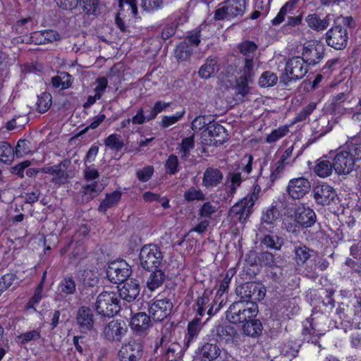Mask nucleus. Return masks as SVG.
<instances>
[{
	"label": "nucleus",
	"instance_id": "4be33fe9",
	"mask_svg": "<svg viewBox=\"0 0 361 361\" xmlns=\"http://www.w3.org/2000/svg\"><path fill=\"white\" fill-rule=\"evenodd\" d=\"M218 62L216 57H208L200 68L199 76L202 79H209L213 77L219 70Z\"/></svg>",
	"mask_w": 361,
	"mask_h": 361
},
{
	"label": "nucleus",
	"instance_id": "9d476101",
	"mask_svg": "<svg viewBox=\"0 0 361 361\" xmlns=\"http://www.w3.org/2000/svg\"><path fill=\"white\" fill-rule=\"evenodd\" d=\"M128 331L125 321L113 319L103 329L102 335L109 342H120Z\"/></svg>",
	"mask_w": 361,
	"mask_h": 361
},
{
	"label": "nucleus",
	"instance_id": "338daca9",
	"mask_svg": "<svg viewBox=\"0 0 361 361\" xmlns=\"http://www.w3.org/2000/svg\"><path fill=\"white\" fill-rule=\"evenodd\" d=\"M184 114V111L181 113H177L173 116H164L162 117L160 126L162 128H168L169 126L177 123Z\"/></svg>",
	"mask_w": 361,
	"mask_h": 361
},
{
	"label": "nucleus",
	"instance_id": "37998d69",
	"mask_svg": "<svg viewBox=\"0 0 361 361\" xmlns=\"http://www.w3.org/2000/svg\"><path fill=\"white\" fill-rule=\"evenodd\" d=\"M51 105V95L47 92H43L38 96L37 102V111L39 113H45Z\"/></svg>",
	"mask_w": 361,
	"mask_h": 361
},
{
	"label": "nucleus",
	"instance_id": "5701e85b",
	"mask_svg": "<svg viewBox=\"0 0 361 361\" xmlns=\"http://www.w3.org/2000/svg\"><path fill=\"white\" fill-rule=\"evenodd\" d=\"M341 66V59L338 57L328 60L325 65L320 69V73H317V85L322 79L329 78L332 73L336 71Z\"/></svg>",
	"mask_w": 361,
	"mask_h": 361
},
{
	"label": "nucleus",
	"instance_id": "6e6552de",
	"mask_svg": "<svg viewBox=\"0 0 361 361\" xmlns=\"http://www.w3.org/2000/svg\"><path fill=\"white\" fill-rule=\"evenodd\" d=\"M132 273L130 266L124 260L111 262L106 269L109 280L114 283H121L128 281Z\"/></svg>",
	"mask_w": 361,
	"mask_h": 361
},
{
	"label": "nucleus",
	"instance_id": "473e14b6",
	"mask_svg": "<svg viewBox=\"0 0 361 361\" xmlns=\"http://www.w3.org/2000/svg\"><path fill=\"white\" fill-rule=\"evenodd\" d=\"M343 270L350 276L361 275V261L354 258L346 257L343 264Z\"/></svg>",
	"mask_w": 361,
	"mask_h": 361
},
{
	"label": "nucleus",
	"instance_id": "bb28decb",
	"mask_svg": "<svg viewBox=\"0 0 361 361\" xmlns=\"http://www.w3.org/2000/svg\"><path fill=\"white\" fill-rule=\"evenodd\" d=\"M122 193L119 190H115L111 193L106 194L105 198L99 206V211L106 212L108 209L115 207L121 200Z\"/></svg>",
	"mask_w": 361,
	"mask_h": 361
},
{
	"label": "nucleus",
	"instance_id": "4d7b16f0",
	"mask_svg": "<svg viewBox=\"0 0 361 361\" xmlns=\"http://www.w3.org/2000/svg\"><path fill=\"white\" fill-rule=\"evenodd\" d=\"M217 212L216 205L209 202H204L198 211V215L200 218L209 219L211 216Z\"/></svg>",
	"mask_w": 361,
	"mask_h": 361
},
{
	"label": "nucleus",
	"instance_id": "0e129e2a",
	"mask_svg": "<svg viewBox=\"0 0 361 361\" xmlns=\"http://www.w3.org/2000/svg\"><path fill=\"white\" fill-rule=\"evenodd\" d=\"M209 116H198L195 118L191 123V127L193 130H200L206 126H208L209 121H210Z\"/></svg>",
	"mask_w": 361,
	"mask_h": 361
},
{
	"label": "nucleus",
	"instance_id": "423d86ee",
	"mask_svg": "<svg viewBox=\"0 0 361 361\" xmlns=\"http://www.w3.org/2000/svg\"><path fill=\"white\" fill-rule=\"evenodd\" d=\"M246 0H226L214 13L216 20L242 17L246 10Z\"/></svg>",
	"mask_w": 361,
	"mask_h": 361
},
{
	"label": "nucleus",
	"instance_id": "2f4dec72",
	"mask_svg": "<svg viewBox=\"0 0 361 361\" xmlns=\"http://www.w3.org/2000/svg\"><path fill=\"white\" fill-rule=\"evenodd\" d=\"M200 319L195 318L193 319L188 326V334L185 338V346L189 347L190 343L193 341V340L197 337L200 331Z\"/></svg>",
	"mask_w": 361,
	"mask_h": 361
},
{
	"label": "nucleus",
	"instance_id": "20e7f679",
	"mask_svg": "<svg viewBox=\"0 0 361 361\" xmlns=\"http://www.w3.org/2000/svg\"><path fill=\"white\" fill-rule=\"evenodd\" d=\"M173 327L172 324H166L161 330L162 336L159 341V345L164 349L165 356L169 361H177L180 360L184 354L186 346H182L178 342L171 341V333Z\"/></svg>",
	"mask_w": 361,
	"mask_h": 361
},
{
	"label": "nucleus",
	"instance_id": "69168bd1",
	"mask_svg": "<svg viewBox=\"0 0 361 361\" xmlns=\"http://www.w3.org/2000/svg\"><path fill=\"white\" fill-rule=\"evenodd\" d=\"M154 173V167L152 166H147L136 172L137 178L142 182L148 181Z\"/></svg>",
	"mask_w": 361,
	"mask_h": 361
},
{
	"label": "nucleus",
	"instance_id": "cd10ccee",
	"mask_svg": "<svg viewBox=\"0 0 361 361\" xmlns=\"http://www.w3.org/2000/svg\"><path fill=\"white\" fill-rule=\"evenodd\" d=\"M263 329L262 322L254 318L248 319L243 326V330L245 335L255 337L260 335Z\"/></svg>",
	"mask_w": 361,
	"mask_h": 361
},
{
	"label": "nucleus",
	"instance_id": "4468645a",
	"mask_svg": "<svg viewBox=\"0 0 361 361\" xmlns=\"http://www.w3.org/2000/svg\"><path fill=\"white\" fill-rule=\"evenodd\" d=\"M286 75L290 80L302 78L307 72L305 61L301 57H293L286 64Z\"/></svg>",
	"mask_w": 361,
	"mask_h": 361
},
{
	"label": "nucleus",
	"instance_id": "680f3d73",
	"mask_svg": "<svg viewBox=\"0 0 361 361\" xmlns=\"http://www.w3.org/2000/svg\"><path fill=\"white\" fill-rule=\"evenodd\" d=\"M16 276L13 273H8L0 278V295L7 290L16 280Z\"/></svg>",
	"mask_w": 361,
	"mask_h": 361
},
{
	"label": "nucleus",
	"instance_id": "e2e57ef3",
	"mask_svg": "<svg viewBox=\"0 0 361 361\" xmlns=\"http://www.w3.org/2000/svg\"><path fill=\"white\" fill-rule=\"evenodd\" d=\"M255 75L253 59L245 58V66L243 69V73L240 77H244L248 80H252Z\"/></svg>",
	"mask_w": 361,
	"mask_h": 361
},
{
	"label": "nucleus",
	"instance_id": "58836bf2",
	"mask_svg": "<svg viewBox=\"0 0 361 361\" xmlns=\"http://www.w3.org/2000/svg\"><path fill=\"white\" fill-rule=\"evenodd\" d=\"M78 4L87 15L97 16L99 13V0H79Z\"/></svg>",
	"mask_w": 361,
	"mask_h": 361
},
{
	"label": "nucleus",
	"instance_id": "a878e982",
	"mask_svg": "<svg viewBox=\"0 0 361 361\" xmlns=\"http://www.w3.org/2000/svg\"><path fill=\"white\" fill-rule=\"evenodd\" d=\"M151 274L147 281V287L152 291L160 287L166 279L165 273L160 269H154L150 271Z\"/></svg>",
	"mask_w": 361,
	"mask_h": 361
},
{
	"label": "nucleus",
	"instance_id": "4c0bfd02",
	"mask_svg": "<svg viewBox=\"0 0 361 361\" xmlns=\"http://www.w3.org/2000/svg\"><path fill=\"white\" fill-rule=\"evenodd\" d=\"M14 157V150L11 145L7 142H0V161L8 164Z\"/></svg>",
	"mask_w": 361,
	"mask_h": 361
},
{
	"label": "nucleus",
	"instance_id": "412c9836",
	"mask_svg": "<svg viewBox=\"0 0 361 361\" xmlns=\"http://www.w3.org/2000/svg\"><path fill=\"white\" fill-rule=\"evenodd\" d=\"M336 196L334 188L327 184H321L317 181V204H329Z\"/></svg>",
	"mask_w": 361,
	"mask_h": 361
},
{
	"label": "nucleus",
	"instance_id": "de8ad7c7",
	"mask_svg": "<svg viewBox=\"0 0 361 361\" xmlns=\"http://www.w3.org/2000/svg\"><path fill=\"white\" fill-rule=\"evenodd\" d=\"M240 51L245 58H252L257 49V45L252 41H245L239 46Z\"/></svg>",
	"mask_w": 361,
	"mask_h": 361
},
{
	"label": "nucleus",
	"instance_id": "c756f323",
	"mask_svg": "<svg viewBox=\"0 0 361 361\" xmlns=\"http://www.w3.org/2000/svg\"><path fill=\"white\" fill-rule=\"evenodd\" d=\"M260 243L267 248L280 250L283 245V240L277 235L264 233L263 238L260 239Z\"/></svg>",
	"mask_w": 361,
	"mask_h": 361
},
{
	"label": "nucleus",
	"instance_id": "c85d7f7f",
	"mask_svg": "<svg viewBox=\"0 0 361 361\" xmlns=\"http://www.w3.org/2000/svg\"><path fill=\"white\" fill-rule=\"evenodd\" d=\"M280 213L278 209L275 207L269 208L262 215V223L259 227L261 233L264 232L266 225L271 226L279 218Z\"/></svg>",
	"mask_w": 361,
	"mask_h": 361
},
{
	"label": "nucleus",
	"instance_id": "a211bd4d",
	"mask_svg": "<svg viewBox=\"0 0 361 361\" xmlns=\"http://www.w3.org/2000/svg\"><path fill=\"white\" fill-rule=\"evenodd\" d=\"M152 326V319L145 312H138L131 318V329L137 334H145Z\"/></svg>",
	"mask_w": 361,
	"mask_h": 361
},
{
	"label": "nucleus",
	"instance_id": "393cba45",
	"mask_svg": "<svg viewBox=\"0 0 361 361\" xmlns=\"http://www.w3.org/2000/svg\"><path fill=\"white\" fill-rule=\"evenodd\" d=\"M252 203L249 202L244 197L231 207V212L233 214L239 215L238 219L240 221H245L252 212Z\"/></svg>",
	"mask_w": 361,
	"mask_h": 361
},
{
	"label": "nucleus",
	"instance_id": "49530a36",
	"mask_svg": "<svg viewBox=\"0 0 361 361\" xmlns=\"http://www.w3.org/2000/svg\"><path fill=\"white\" fill-rule=\"evenodd\" d=\"M258 261L261 266L273 267L276 266L274 255L269 251H262L259 253Z\"/></svg>",
	"mask_w": 361,
	"mask_h": 361
},
{
	"label": "nucleus",
	"instance_id": "ea45409f",
	"mask_svg": "<svg viewBox=\"0 0 361 361\" xmlns=\"http://www.w3.org/2000/svg\"><path fill=\"white\" fill-rule=\"evenodd\" d=\"M252 81L240 76L236 80L235 90L237 95H240L241 99L244 98L250 92V87L249 83L252 82Z\"/></svg>",
	"mask_w": 361,
	"mask_h": 361
},
{
	"label": "nucleus",
	"instance_id": "e433bc0d",
	"mask_svg": "<svg viewBox=\"0 0 361 361\" xmlns=\"http://www.w3.org/2000/svg\"><path fill=\"white\" fill-rule=\"evenodd\" d=\"M192 51L193 49L188 44V42L183 41L176 49L175 54L178 60L183 61L190 57Z\"/></svg>",
	"mask_w": 361,
	"mask_h": 361
},
{
	"label": "nucleus",
	"instance_id": "72a5a7b5",
	"mask_svg": "<svg viewBox=\"0 0 361 361\" xmlns=\"http://www.w3.org/2000/svg\"><path fill=\"white\" fill-rule=\"evenodd\" d=\"M51 83L54 87L67 89L72 85V76L67 72H61L51 78Z\"/></svg>",
	"mask_w": 361,
	"mask_h": 361
},
{
	"label": "nucleus",
	"instance_id": "79ce46f5",
	"mask_svg": "<svg viewBox=\"0 0 361 361\" xmlns=\"http://www.w3.org/2000/svg\"><path fill=\"white\" fill-rule=\"evenodd\" d=\"M277 82L278 76L276 74L269 71L264 72L259 79V85L264 87H272Z\"/></svg>",
	"mask_w": 361,
	"mask_h": 361
},
{
	"label": "nucleus",
	"instance_id": "8fccbe9b",
	"mask_svg": "<svg viewBox=\"0 0 361 361\" xmlns=\"http://www.w3.org/2000/svg\"><path fill=\"white\" fill-rule=\"evenodd\" d=\"M226 178L227 182L231 183L230 192L231 194H233L242 183L243 178L241 173L240 172H231Z\"/></svg>",
	"mask_w": 361,
	"mask_h": 361
},
{
	"label": "nucleus",
	"instance_id": "0eeeda50",
	"mask_svg": "<svg viewBox=\"0 0 361 361\" xmlns=\"http://www.w3.org/2000/svg\"><path fill=\"white\" fill-rule=\"evenodd\" d=\"M325 39L329 47L336 50H343L349 39L348 30L341 25H336L326 32Z\"/></svg>",
	"mask_w": 361,
	"mask_h": 361
},
{
	"label": "nucleus",
	"instance_id": "864d4df0",
	"mask_svg": "<svg viewBox=\"0 0 361 361\" xmlns=\"http://www.w3.org/2000/svg\"><path fill=\"white\" fill-rule=\"evenodd\" d=\"M183 197L188 202L194 200H204L205 195L200 189H196L194 187L190 188L189 190L184 192Z\"/></svg>",
	"mask_w": 361,
	"mask_h": 361
},
{
	"label": "nucleus",
	"instance_id": "7c9ffc66",
	"mask_svg": "<svg viewBox=\"0 0 361 361\" xmlns=\"http://www.w3.org/2000/svg\"><path fill=\"white\" fill-rule=\"evenodd\" d=\"M315 216L312 209H304L301 212L296 214L294 221L303 227H309L314 223V218Z\"/></svg>",
	"mask_w": 361,
	"mask_h": 361
},
{
	"label": "nucleus",
	"instance_id": "f8f14e48",
	"mask_svg": "<svg viewBox=\"0 0 361 361\" xmlns=\"http://www.w3.org/2000/svg\"><path fill=\"white\" fill-rule=\"evenodd\" d=\"M173 304L169 299L155 300L148 309L151 319L155 322H161L170 315L173 309Z\"/></svg>",
	"mask_w": 361,
	"mask_h": 361
},
{
	"label": "nucleus",
	"instance_id": "c03bdc74",
	"mask_svg": "<svg viewBox=\"0 0 361 361\" xmlns=\"http://www.w3.org/2000/svg\"><path fill=\"white\" fill-rule=\"evenodd\" d=\"M40 338V330L36 329L21 334L16 338L18 343L24 345L31 341H37Z\"/></svg>",
	"mask_w": 361,
	"mask_h": 361
},
{
	"label": "nucleus",
	"instance_id": "2eb2a0df",
	"mask_svg": "<svg viewBox=\"0 0 361 361\" xmlns=\"http://www.w3.org/2000/svg\"><path fill=\"white\" fill-rule=\"evenodd\" d=\"M310 188V183L307 179L298 178L289 181L286 191L293 199H300L307 193Z\"/></svg>",
	"mask_w": 361,
	"mask_h": 361
},
{
	"label": "nucleus",
	"instance_id": "f257e3e1",
	"mask_svg": "<svg viewBox=\"0 0 361 361\" xmlns=\"http://www.w3.org/2000/svg\"><path fill=\"white\" fill-rule=\"evenodd\" d=\"M361 161V142H348L338 149L333 159L334 169L338 175H348Z\"/></svg>",
	"mask_w": 361,
	"mask_h": 361
},
{
	"label": "nucleus",
	"instance_id": "a19ab883",
	"mask_svg": "<svg viewBox=\"0 0 361 361\" xmlns=\"http://www.w3.org/2000/svg\"><path fill=\"white\" fill-rule=\"evenodd\" d=\"M104 144L106 147L116 151H120L124 146V142L120 135L114 133L108 136L104 140Z\"/></svg>",
	"mask_w": 361,
	"mask_h": 361
},
{
	"label": "nucleus",
	"instance_id": "052dcab7",
	"mask_svg": "<svg viewBox=\"0 0 361 361\" xmlns=\"http://www.w3.org/2000/svg\"><path fill=\"white\" fill-rule=\"evenodd\" d=\"M310 252H313V250H310L306 246L298 247L295 249V255L297 263L303 264L305 263L310 257Z\"/></svg>",
	"mask_w": 361,
	"mask_h": 361
},
{
	"label": "nucleus",
	"instance_id": "7ed1b4c3",
	"mask_svg": "<svg viewBox=\"0 0 361 361\" xmlns=\"http://www.w3.org/2000/svg\"><path fill=\"white\" fill-rule=\"evenodd\" d=\"M94 310L102 317L111 318L121 310L117 293L103 291L97 298Z\"/></svg>",
	"mask_w": 361,
	"mask_h": 361
},
{
	"label": "nucleus",
	"instance_id": "9b49d317",
	"mask_svg": "<svg viewBox=\"0 0 361 361\" xmlns=\"http://www.w3.org/2000/svg\"><path fill=\"white\" fill-rule=\"evenodd\" d=\"M226 130L224 126L213 121H209L208 126L202 133V136L209 137L207 144L214 146H219L224 143L227 139Z\"/></svg>",
	"mask_w": 361,
	"mask_h": 361
},
{
	"label": "nucleus",
	"instance_id": "c9c22d12",
	"mask_svg": "<svg viewBox=\"0 0 361 361\" xmlns=\"http://www.w3.org/2000/svg\"><path fill=\"white\" fill-rule=\"evenodd\" d=\"M250 300L257 303L264 299L266 294L265 288L260 283L250 282Z\"/></svg>",
	"mask_w": 361,
	"mask_h": 361
},
{
	"label": "nucleus",
	"instance_id": "ddd939ff",
	"mask_svg": "<svg viewBox=\"0 0 361 361\" xmlns=\"http://www.w3.org/2000/svg\"><path fill=\"white\" fill-rule=\"evenodd\" d=\"M120 361H141L143 356L142 346L135 341L123 345L118 352Z\"/></svg>",
	"mask_w": 361,
	"mask_h": 361
},
{
	"label": "nucleus",
	"instance_id": "aec40b11",
	"mask_svg": "<svg viewBox=\"0 0 361 361\" xmlns=\"http://www.w3.org/2000/svg\"><path fill=\"white\" fill-rule=\"evenodd\" d=\"M224 178L223 173L216 168L208 167L204 172L202 185L207 188L219 185Z\"/></svg>",
	"mask_w": 361,
	"mask_h": 361
},
{
	"label": "nucleus",
	"instance_id": "39448f33",
	"mask_svg": "<svg viewBox=\"0 0 361 361\" xmlns=\"http://www.w3.org/2000/svg\"><path fill=\"white\" fill-rule=\"evenodd\" d=\"M163 258V253L155 244L145 245L139 255L140 267L145 271L159 268L162 264Z\"/></svg>",
	"mask_w": 361,
	"mask_h": 361
},
{
	"label": "nucleus",
	"instance_id": "774afa93",
	"mask_svg": "<svg viewBox=\"0 0 361 361\" xmlns=\"http://www.w3.org/2000/svg\"><path fill=\"white\" fill-rule=\"evenodd\" d=\"M233 276V273L231 270H228L226 273V274L224 277V279L222 280V281L220 283L219 290L216 293L217 295L221 296L227 290Z\"/></svg>",
	"mask_w": 361,
	"mask_h": 361
},
{
	"label": "nucleus",
	"instance_id": "09e8293b",
	"mask_svg": "<svg viewBox=\"0 0 361 361\" xmlns=\"http://www.w3.org/2000/svg\"><path fill=\"white\" fill-rule=\"evenodd\" d=\"M166 173L174 175L179 171L178 159L176 155L171 154L164 164Z\"/></svg>",
	"mask_w": 361,
	"mask_h": 361
},
{
	"label": "nucleus",
	"instance_id": "6e6d98bb",
	"mask_svg": "<svg viewBox=\"0 0 361 361\" xmlns=\"http://www.w3.org/2000/svg\"><path fill=\"white\" fill-rule=\"evenodd\" d=\"M288 127L287 126H281L276 130H274L269 135H267L266 141L268 143H273L285 136L288 132Z\"/></svg>",
	"mask_w": 361,
	"mask_h": 361
},
{
	"label": "nucleus",
	"instance_id": "bf43d9fd",
	"mask_svg": "<svg viewBox=\"0 0 361 361\" xmlns=\"http://www.w3.org/2000/svg\"><path fill=\"white\" fill-rule=\"evenodd\" d=\"M29 145L30 142L27 140H18L16 150L14 151V156L16 155L17 157L20 158L27 154L30 152Z\"/></svg>",
	"mask_w": 361,
	"mask_h": 361
},
{
	"label": "nucleus",
	"instance_id": "dca6fc26",
	"mask_svg": "<svg viewBox=\"0 0 361 361\" xmlns=\"http://www.w3.org/2000/svg\"><path fill=\"white\" fill-rule=\"evenodd\" d=\"M118 291V297L128 302H131L139 296L140 292V283L136 279H130L126 281Z\"/></svg>",
	"mask_w": 361,
	"mask_h": 361
},
{
	"label": "nucleus",
	"instance_id": "1a4fd4ad",
	"mask_svg": "<svg viewBox=\"0 0 361 361\" xmlns=\"http://www.w3.org/2000/svg\"><path fill=\"white\" fill-rule=\"evenodd\" d=\"M75 323L82 334H87L95 331V319L93 310L86 306L79 307L75 316Z\"/></svg>",
	"mask_w": 361,
	"mask_h": 361
},
{
	"label": "nucleus",
	"instance_id": "b1692460",
	"mask_svg": "<svg viewBox=\"0 0 361 361\" xmlns=\"http://www.w3.org/2000/svg\"><path fill=\"white\" fill-rule=\"evenodd\" d=\"M71 165L68 159L62 160L59 164L54 165L52 182L58 184L64 183L68 178L66 170Z\"/></svg>",
	"mask_w": 361,
	"mask_h": 361
},
{
	"label": "nucleus",
	"instance_id": "6ab92c4d",
	"mask_svg": "<svg viewBox=\"0 0 361 361\" xmlns=\"http://www.w3.org/2000/svg\"><path fill=\"white\" fill-rule=\"evenodd\" d=\"M216 341H224L229 343L233 341L237 334V331L231 324H217L214 326L212 331Z\"/></svg>",
	"mask_w": 361,
	"mask_h": 361
},
{
	"label": "nucleus",
	"instance_id": "603ef678",
	"mask_svg": "<svg viewBox=\"0 0 361 361\" xmlns=\"http://www.w3.org/2000/svg\"><path fill=\"white\" fill-rule=\"evenodd\" d=\"M210 292L204 290L201 296H199L196 300L197 313L202 317L204 314V306L209 302Z\"/></svg>",
	"mask_w": 361,
	"mask_h": 361
},
{
	"label": "nucleus",
	"instance_id": "a18cd8bd",
	"mask_svg": "<svg viewBox=\"0 0 361 361\" xmlns=\"http://www.w3.org/2000/svg\"><path fill=\"white\" fill-rule=\"evenodd\" d=\"M313 318L307 319L305 324H304L302 331L303 341H306L307 343H315V341L312 337L315 333V330L313 326Z\"/></svg>",
	"mask_w": 361,
	"mask_h": 361
},
{
	"label": "nucleus",
	"instance_id": "f3484780",
	"mask_svg": "<svg viewBox=\"0 0 361 361\" xmlns=\"http://www.w3.org/2000/svg\"><path fill=\"white\" fill-rule=\"evenodd\" d=\"M221 349L215 343L207 342L198 348L200 361H217L220 357Z\"/></svg>",
	"mask_w": 361,
	"mask_h": 361
},
{
	"label": "nucleus",
	"instance_id": "5fc2aeb1",
	"mask_svg": "<svg viewBox=\"0 0 361 361\" xmlns=\"http://www.w3.org/2000/svg\"><path fill=\"white\" fill-rule=\"evenodd\" d=\"M333 168V163H331L329 161L317 162V176L326 178L330 176Z\"/></svg>",
	"mask_w": 361,
	"mask_h": 361
},
{
	"label": "nucleus",
	"instance_id": "f704fd0d",
	"mask_svg": "<svg viewBox=\"0 0 361 361\" xmlns=\"http://www.w3.org/2000/svg\"><path fill=\"white\" fill-rule=\"evenodd\" d=\"M102 190V188L99 187L97 182H94L91 184H87L82 187V200L89 202L95 197H97Z\"/></svg>",
	"mask_w": 361,
	"mask_h": 361
},
{
	"label": "nucleus",
	"instance_id": "f03ea898",
	"mask_svg": "<svg viewBox=\"0 0 361 361\" xmlns=\"http://www.w3.org/2000/svg\"><path fill=\"white\" fill-rule=\"evenodd\" d=\"M257 313L258 305L256 302L235 301L229 306L226 317L229 322L238 324L255 317Z\"/></svg>",
	"mask_w": 361,
	"mask_h": 361
},
{
	"label": "nucleus",
	"instance_id": "13d9d810",
	"mask_svg": "<svg viewBox=\"0 0 361 361\" xmlns=\"http://www.w3.org/2000/svg\"><path fill=\"white\" fill-rule=\"evenodd\" d=\"M59 288L61 293L66 295L73 294L76 290L75 283L71 277H67L62 280L60 283Z\"/></svg>",
	"mask_w": 361,
	"mask_h": 361
},
{
	"label": "nucleus",
	"instance_id": "3c124183",
	"mask_svg": "<svg viewBox=\"0 0 361 361\" xmlns=\"http://www.w3.org/2000/svg\"><path fill=\"white\" fill-rule=\"evenodd\" d=\"M249 289L250 282L240 284L236 287L235 293L240 298L238 301L255 302L254 301L250 300L251 295Z\"/></svg>",
	"mask_w": 361,
	"mask_h": 361
}]
</instances>
